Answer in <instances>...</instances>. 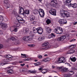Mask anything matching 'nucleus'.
I'll return each mask as SVG.
<instances>
[{
	"label": "nucleus",
	"instance_id": "15",
	"mask_svg": "<svg viewBox=\"0 0 77 77\" xmlns=\"http://www.w3.org/2000/svg\"><path fill=\"white\" fill-rule=\"evenodd\" d=\"M69 54H72L73 53H74L75 50L74 49H71L69 50Z\"/></svg>",
	"mask_w": 77,
	"mask_h": 77
},
{
	"label": "nucleus",
	"instance_id": "58",
	"mask_svg": "<svg viewBox=\"0 0 77 77\" xmlns=\"http://www.w3.org/2000/svg\"><path fill=\"white\" fill-rule=\"evenodd\" d=\"M77 24V22H75L73 23V25H75V24Z\"/></svg>",
	"mask_w": 77,
	"mask_h": 77
},
{
	"label": "nucleus",
	"instance_id": "57",
	"mask_svg": "<svg viewBox=\"0 0 77 77\" xmlns=\"http://www.w3.org/2000/svg\"><path fill=\"white\" fill-rule=\"evenodd\" d=\"M59 69L61 71L62 69V67H59Z\"/></svg>",
	"mask_w": 77,
	"mask_h": 77
},
{
	"label": "nucleus",
	"instance_id": "48",
	"mask_svg": "<svg viewBox=\"0 0 77 77\" xmlns=\"http://www.w3.org/2000/svg\"><path fill=\"white\" fill-rule=\"evenodd\" d=\"M73 69H74V70H77V66H75V67H74L73 68Z\"/></svg>",
	"mask_w": 77,
	"mask_h": 77
},
{
	"label": "nucleus",
	"instance_id": "50",
	"mask_svg": "<svg viewBox=\"0 0 77 77\" xmlns=\"http://www.w3.org/2000/svg\"><path fill=\"white\" fill-rule=\"evenodd\" d=\"M46 60H47V62H48V61H50V59L49 58H46Z\"/></svg>",
	"mask_w": 77,
	"mask_h": 77
},
{
	"label": "nucleus",
	"instance_id": "4",
	"mask_svg": "<svg viewBox=\"0 0 77 77\" xmlns=\"http://www.w3.org/2000/svg\"><path fill=\"white\" fill-rule=\"evenodd\" d=\"M4 4L6 5H7V9L8 8H9L11 7V3L9 1V0H5V1L4 2Z\"/></svg>",
	"mask_w": 77,
	"mask_h": 77
},
{
	"label": "nucleus",
	"instance_id": "47",
	"mask_svg": "<svg viewBox=\"0 0 77 77\" xmlns=\"http://www.w3.org/2000/svg\"><path fill=\"white\" fill-rule=\"evenodd\" d=\"M28 46L29 47H33L34 46V45H28Z\"/></svg>",
	"mask_w": 77,
	"mask_h": 77
},
{
	"label": "nucleus",
	"instance_id": "46",
	"mask_svg": "<svg viewBox=\"0 0 77 77\" xmlns=\"http://www.w3.org/2000/svg\"><path fill=\"white\" fill-rule=\"evenodd\" d=\"M29 34L30 35H33V32L32 31H30L29 32Z\"/></svg>",
	"mask_w": 77,
	"mask_h": 77
},
{
	"label": "nucleus",
	"instance_id": "42",
	"mask_svg": "<svg viewBox=\"0 0 77 77\" xmlns=\"http://www.w3.org/2000/svg\"><path fill=\"white\" fill-rule=\"evenodd\" d=\"M38 58H39V59H41V58L42 57L41 55H38Z\"/></svg>",
	"mask_w": 77,
	"mask_h": 77
},
{
	"label": "nucleus",
	"instance_id": "8",
	"mask_svg": "<svg viewBox=\"0 0 77 77\" xmlns=\"http://www.w3.org/2000/svg\"><path fill=\"white\" fill-rule=\"evenodd\" d=\"M50 14L53 15H56V11L55 9H51L49 11Z\"/></svg>",
	"mask_w": 77,
	"mask_h": 77
},
{
	"label": "nucleus",
	"instance_id": "38",
	"mask_svg": "<svg viewBox=\"0 0 77 77\" xmlns=\"http://www.w3.org/2000/svg\"><path fill=\"white\" fill-rule=\"evenodd\" d=\"M50 36H51V38H53V37H55L56 36V35L54 34V33H51V35Z\"/></svg>",
	"mask_w": 77,
	"mask_h": 77
},
{
	"label": "nucleus",
	"instance_id": "39",
	"mask_svg": "<svg viewBox=\"0 0 77 77\" xmlns=\"http://www.w3.org/2000/svg\"><path fill=\"white\" fill-rule=\"evenodd\" d=\"M14 27L11 26L10 27V30H11V32H13V31H14Z\"/></svg>",
	"mask_w": 77,
	"mask_h": 77
},
{
	"label": "nucleus",
	"instance_id": "44",
	"mask_svg": "<svg viewBox=\"0 0 77 77\" xmlns=\"http://www.w3.org/2000/svg\"><path fill=\"white\" fill-rule=\"evenodd\" d=\"M43 39V38L42 37H40L38 38V40L40 41H42Z\"/></svg>",
	"mask_w": 77,
	"mask_h": 77
},
{
	"label": "nucleus",
	"instance_id": "63",
	"mask_svg": "<svg viewBox=\"0 0 77 77\" xmlns=\"http://www.w3.org/2000/svg\"><path fill=\"white\" fill-rule=\"evenodd\" d=\"M65 64H67V65H69V66H71V65H69V64H68L67 63H66Z\"/></svg>",
	"mask_w": 77,
	"mask_h": 77
},
{
	"label": "nucleus",
	"instance_id": "43",
	"mask_svg": "<svg viewBox=\"0 0 77 77\" xmlns=\"http://www.w3.org/2000/svg\"><path fill=\"white\" fill-rule=\"evenodd\" d=\"M60 15L62 17H63L64 18L65 17V13L61 14Z\"/></svg>",
	"mask_w": 77,
	"mask_h": 77
},
{
	"label": "nucleus",
	"instance_id": "59",
	"mask_svg": "<svg viewBox=\"0 0 77 77\" xmlns=\"http://www.w3.org/2000/svg\"><path fill=\"white\" fill-rule=\"evenodd\" d=\"M20 26V24H17V25H16V27H19Z\"/></svg>",
	"mask_w": 77,
	"mask_h": 77
},
{
	"label": "nucleus",
	"instance_id": "20",
	"mask_svg": "<svg viewBox=\"0 0 77 77\" xmlns=\"http://www.w3.org/2000/svg\"><path fill=\"white\" fill-rule=\"evenodd\" d=\"M71 4H71L70 3L66 1L64 2V5H66L67 6H71Z\"/></svg>",
	"mask_w": 77,
	"mask_h": 77
},
{
	"label": "nucleus",
	"instance_id": "28",
	"mask_svg": "<svg viewBox=\"0 0 77 77\" xmlns=\"http://www.w3.org/2000/svg\"><path fill=\"white\" fill-rule=\"evenodd\" d=\"M3 21V17L2 16H0V23H2Z\"/></svg>",
	"mask_w": 77,
	"mask_h": 77
},
{
	"label": "nucleus",
	"instance_id": "18",
	"mask_svg": "<svg viewBox=\"0 0 77 77\" xmlns=\"http://www.w3.org/2000/svg\"><path fill=\"white\" fill-rule=\"evenodd\" d=\"M70 6L73 8H77V4H71Z\"/></svg>",
	"mask_w": 77,
	"mask_h": 77
},
{
	"label": "nucleus",
	"instance_id": "27",
	"mask_svg": "<svg viewBox=\"0 0 77 77\" xmlns=\"http://www.w3.org/2000/svg\"><path fill=\"white\" fill-rule=\"evenodd\" d=\"M16 18L17 20L18 21H20V19L21 18V17L19 15H17V17Z\"/></svg>",
	"mask_w": 77,
	"mask_h": 77
},
{
	"label": "nucleus",
	"instance_id": "3",
	"mask_svg": "<svg viewBox=\"0 0 77 77\" xmlns=\"http://www.w3.org/2000/svg\"><path fill=\"white\" fill-rule=\"evenodd\" d=\"M42 46L43 47L42 49H44V50H47L50 47V46L48 45V43L47 42H45L43 43Z\"/></svg>",
	"mask_w": 77,
	"mask_h": 77
},
{
	"label": "nucleus",
	"instance_id": "17",
	"mask_svg": "<svg viewBox=\"0 0 77 77\" xmlns=\"http://www.w3.org/2000/svg\"><path fill=\"white\" fill-rule=\"evenodd\" d=\"M30 21H33L35 19V17L34 16L32 15L30 17Z\"/></svg>",
	"mask_w": 77,
	"mask_h": 77
},
{
	"label": "nucleus",
	"instance_id": "5",
	"mask_svg": "<svg viewBox=\"0 0 77 77\" xmlns=\"http://www.w3.org/2000/svg\"><path fill=\"white\" fill-rule=\"evenodd\" d=\"M32 38L31 36L24 37L23 38V39L24 41H30L32 40Z\"/></svg>",
	"mask_w": 77,
	"mask_h": 77
},
{
	"label": "nucleus",
	"instance_id": "23",
	"mask_svg": "<svg viewBox=\"0 0 77 77\" xmlns=\"http://www.w3.org/2000/svg\"><path fill=\"white\" fill-rule=\"evenodd\" d=\"M13 72V70L12 69L9 70L7 71V73L10 74H11Z\"/></svg>",
	"mask_w": 77,
	"mask_h": 77
},
{
	"label": "nucleus",
	"instance_id": "36",
	"mask_svg": "<svg viewBox=\"0 0 77 77\" xmlns=\"http://www.w3.org/2000/svg\"><path fill=\"white\" fill-rule=\"evenodd\" d=\"M65 16H66V17L68 18V17H69V13H65Z\"/></svg>",
	"mask_w": 77,
	"mask_h": 77
},
{
	"label": "nucleus",
	"instance_id": "26",
	"mask_svg": "<svg viewBox=\"0 0 77 77\" xmlns=\"http://www.w3.org/2000/svg\"><path fill=\"white\" fill-rule=\"evenodd\" d=\"M6 57L7 58H12L13 57L9 54L6 55Z\"/></svg>",
	"mask_w": 77,
	"mask_h": 77
},
{
	"label": "nucleus",
	"instance_id": "19",
	"mask_svg": "<svg viewBox=\"0 0 77 77\" xmlns=\"http://www.w3.org/2000/svg\"><path fill=\"white\" fill-rule=\"evenodd\" d=\"M38 29V28L37 29L35 28V27H33V32L34 33H38V30H37Z\"/></svg>",
	"mask_w": 77,
	"mask_h": 77
},
{
	"label": "nucleus",
	"instance_id": "31",
	"mask_svg": "<svg viewBox=\"0 0 77 77\" xmlns=\"http://www.w3.org/2000/svg\"><path fill=\"white\" fill-rule=\"evenodd\" d=\"M29 28H27L25 29V30H23V32H25V33H27L29 32Z\"/></svg>",
	"mask_w": 77,
	"mask_h": 77
},
{
	"label": "nucleus",
	"instance_id": "9",
	"mask_svg": "<svg viewBox=\"0 0 77 77\" xmlns=\"http://www.w3.org/2000/svg\"><path fill=\"white\" fill-rule=\"evenodd\" d=\"M58 22L60 24H65L67 23V21L64 19H60L59 20Z\"/></svg>",
	"mask_w": 77,
	"mask_h": 77
},
{
	"label": "nucleus",
	"instance_id": "1",
	"mask_svg": "<svg viewBox=\"0 0 77 77\" xmlns=\"http://www.w3.org/2000/svg\"><path fill=\"white\" fill-rule=\"evenodd\" d=\"M54 31L57 34H61L63 32V29L62 28L57 27L54 29Z\"/></svg>",
	"mask_w": 77,
	"mask_h": 77
},
{
	"label": "nucleus",
	"instance_id": "60",
	"mask_svg": "<svg viewBox=\"0 0 77 77\" xmlns=\"http://www.w3.org/2000/svg\"><path fill=\"white\" fill-rule=\"evenodd\" d=\"M32 24H36V21H33L32 22Z\"/></svg>",
	"mask_w": 77,
	"mask_h": 77
},
{
	"label": "nucleus",
	"instance_id": "51",
	"mask_svg": "<svg viewBox=\"0 0 77 77\" xmlns=\"http://www.w3.org/2000/svg\"><path fill=\"white\" fill-rule=\"evenodd\" d=\"M3 47V45L2 44H0V49H1V48H2Z\"/></svg>",
	"mask_w": 77,
	"mask_h": 77
},
{
	"label": "nucleus",
	"instance_id": "12",
	"mask_svg": "<svg viewBox=\"0 0 77 77\" xmlns=\"http://www.w3.org/2000/svg\"><path fill=\"white\" fill-rule=\"evenodd\" d=\"M66 38L65 36L63 35L61 36L60 37H58L57 39V41H63Z\"/></svg>",
	"mask_w": 77,
	"mask_h": 77
},
{
	"label": "nucleus",
	"instance_id": "35",
	"mask_svg": "<svg viewBox=\"0 0 77 77\" xmlns=\"http://www.w3.org/2000/svg\"><path fill=\"white\" fill-rule=\"evenodd\" d=\"M12 13L14 15H17V12L15 11H13L12 12Z\"/></svg>",
	"mask_w": 77,
	"mask_h": 77
},
{
	"label": "nucleus",
	"instance_id": "64",
	"mask_svg": "<svg viewBox=\"0 0 77 77\" xmlns=\"http://www.w3.org/2000/svg\"><path fill=\"white\" fill-rule=\"evenodd\" d=\"M55 67L54 66H52V68H55Z\"/></svg>",
	"mask_w": 77,
	"mask_h": 77
},
{
	"label": "nucleus",
	"instance_id": "32",
	"mask_svg": "<svg viewBox=\"0 0 77 77\" xmlns=\"http://www.w3.org/2000/svg\"><path fill=\"white\" fill-rule=\"evenodd\" d=\"M22 57H27L28 56H26V55L24 54H21Z\"/></svg>",
	"mask_w": 77,
	"mask_h": 77
},
{
	"label": "nucleus",
	"instance_id": "29",
	"mask_svg": "<svg viewBox=\"0 0 77 77\" xmlns=\"http://www.w3.org/2000/svg\"><path fill=\"white\" fill-rule=\"evenodd\" d=\"M46 70L45 69H44L42 70V72L43 73V74H46V72H47Z\"/></svg>",
	"mask_w": 77,
	"mask_h": 77
},
{
	"label": "nucleus",
	"instance_id": "2",
	"mask_svg": "<svg viewBox=\"0 0 77 77\" xmlns=\"http://www.w3.org/2000/svg\"><path fill=\"white\" fill-rule=\"evenodd\" d=\"M39 11H38V10H36L35 12H38L40 17H44V15H45V13H44V11L42 9H40Z\"/></svg>",
	"mask_w": 77,
	"mask_h": 77
},
{
	"label": "nucleus",
	"instance_id": "10",
	"mask_svg": "<svg viewBox=\"0 0 77 77\" xmlns=\"http://www.w3.org/2000/svg\"><path fill=\"white\" fill-rule=\"evenodd\" d=\"M70 72H71L72 73H69L68 74H65L64 75V76L65 77H71V75H72V74H74V72L72 71H69Z\"/></svg>",
	"mask_w": 77,
	"mask_h": 77
},
{
	"label": "nucleus",
	"instance_id": "40",
	"mask_svg": "<svg viewBox=\"0 0 77 77\" xmlns=\"http://www.w3.org/2000/svg\"><path fill=\"white\" fill-rule=\"evenodd\" d=\"M61 71L62 72H65L66 71H67V70H66V69L65 68H63L61 70Z\"/></svg>",
	"mask_w": 77,
	"mask_h": 77
},
{
	"label": "nucleus",
	"instance_id": "61",
	"mask_svg": "<svg viewBox=\"0 0 77 77\" xmlns=\"http://www.w3.org/2000/svg\"><path fill=\"white\" fill-rule=\"evenodd\" d=\"M19 21H23L24 20H23V19H20V20H19Z\"/></svg>",
	"mask_w": 77,
	"mask_h": 77
},
{
	"label": "nucleus",
	"instance_id": "54",
	"mask_svg": "<svg viewBox=\"0 0 77 77\" xmlns=\"http://www.w3.org/2000/svg\"><path fill=\"white\" fill-rule=\"evenodd\" d=\"M50 35H48V38L50 39V38H51V36Z\"/></svg>",
	"mask_w": 77,
	"mask_h": 77
},
{
	"label": "nucleus",
	"instance_id": "13",
	"mask_svg": "<svg viewBox=\"0 0 77 77\" xmlns=\"http://www.w3.org/2000/svg\"><path fill=\"white\" fill-rule=\"evenodd\" d=\"M45 29L47 31L46 33H50L51 32V29L50 27H48L47 26L45 27Z\"/></svg>",
	"mask_w": 77,
	"mask_h": 77
},
{
	"label": "nucleus",
	"instance_id": "53",
	"mask_svg": "<svg viewBox=\"0 0 77 77\" xmlns=\"http://www.w3.org/2000/svg\"><path fill=\"white\" fill-rule=\"evenodd\" d=\"M29 60V58L24 60V61H28Z\"/></svg>",
	"mask_w": 77,
	"mask_h": 77
},
{
	"label": "nucleus",
	"instance_id": "33",
	"mask_svg": "<svg viewBox=\"0 0 77 77\" xmlns=\"http://www.w3.org/2000/svg\"><path fill=\"white\" fill-rule=\"evenodd\" d=\"M65 13H66L65 11L63 10H61L60 14H65Z\"/></svg>",
	"mask_w": 77,
	"mask_h": 77
},
{
	"label": "nucleus",
	"instance_id": "22",
	"mask_svg": "<svg viewBox=\"0 0 77 77\" xmlns=\"http://www.w3.org/2000/svg\"><path fill=\"white\" fill-rule=\"evenodd\" d=\"M21 12H24V8L22 7H21V8L19 10V14H21Z\"/></svg>",
	"mask_w": 77,
	"mask_h": 77
},
{
	"label": "nucleus",
	"instance_id": "41",
	"mask_svg": "<svg viewBox=\"0 0 77 77\" xmlns=\"http://www.w3.org/2000/svg\"><path fill=\"white\" fill-rule=\"evenodd\" d=\"M10 39L12 41H15L16 40V39H15V38L14 37H11Z\"/></svg>",
	"mask_w": 77,
	"mask_h": 77
},
{
	"label": "nucleus",
	"instance_id": "14",
	"mask_svg": "<svg viewBox=\"0 0 77 77\" xmlns=\"http://www.w3.org/2000/svg\"><path fill=\"white\" fill-rule=\"evenodd\" d=\"M24 14H27V15L29 14H30V11H29V10H26L24 11L21 14L23 15H24Z\"/></svg>",
	"mask_w": 77,
	"mask_h": 77
},
{
	"label": "nucleus",
	"instance_id": "21",
	"mask_svg": "<svg viewBox=\"0 0 77 77\" xmlns=\"http://www.w3.org/2000/svg\"><path fill=\"white\" fill-rule=\"evenodd\" d=\"M7 26L6 24H4L2 25V29H4V28H7Z\"/></svg>",
	"mask_w": 77,
	"mask_h": 77
},
{
	"label": "nucleus",
	"instance_id": "56",
	"mask_svg": "<svg viewBox=\"0 0 77 77\" xmlns=\"http://www.w3.org/2000/svg\"><path fill=\"white\" fill-rule=\"evenodd\" d=\"M20 65L21 66H24V65H25V64L24 63H23V64H20Z\"/></svg>",
	"mask_w": 77,
	"mask_h": 77
},
{
	"label": "nucleus",
	"instance_id": "25",
	"mask_svg": "<svg viewBox=\"0 0 77 77\" xmlns=\"http://www.w3.org/2000/svg\"><path fill=\"white\" fill-rule=\"evenodd\" d=\"M46 23H47V24H49L51 23V20H49V19H48L46 21Z\"/></svg>",
	"mask_w": 77,
	"mask_h": 77
},
{
	"label": "nucleus",
	"instance_id": "45",
	"mask_svg": "<svg viewBox=\"0 0 77 77\" xmlns=\"http://www.w3.org/2000/svg\"><path fill=\"white\" fill-rule=\"evenodd\" d=\"M43 68H44V66H42V67H41L39 68V70L41 71V70L43 69Z\"/></svg>",
	"mask_w": 77,
	"mask_h": 77
},
{
	"label": "nucleus",
	"instance_id": "52",
	"mask_svg": "<svg viewBox=\"0 0 77 77\" xmlns=\"http://www.w3.org/2000/svg\"><path fill=\"white\" fill-rule=\"evenodd\" d=\"M43 61H44V62H47V58H46V59H43Z\"/></svg>",
	"mask_w": 77,
	"mask_h": 77
},
{
	"label": "nucleus",
	"instance_id": "11",
	"mask_svg": "<svg viewBox=\"0 0 77 77\" xmlns=\"http://www.w3.org/2000/svg\"><path fill=\"white\" fill-rule=\"evenodd\" d=\"M38 33L40 35H41L43 33V29L41 27H38L37 28Z\"/></svg>",
	"mask_w": 77,
	"mask_h": 77
},
{
	"label": "nucleus",
	"instance_id": "34",
	"mask_svg": "<svg viewBox=\"0 0 77 77\" xmlns=\"http://www.w3.org/2000/svg\"><path fill=\"white\" fill-rule=\"evenodd\" d=\"M14 32H17L18 31V28L16 27H14Z\"/></svg>",
	"mask_w": 77,
	"mask_h": 77
},
{
	"label": "nucleus",
	"instance_id": "24",
	"mask_svg": "<svg viewBox=\"0 0 77 77\" xmlns=\"http://www.w3.org/2000/svg\"><path fill=\"white\" fill-rule=\"evenodd\" d=\"M70 60L72 62H75L76 60L75 57H73L72 58H70Z\"/></svg>",
	"mask_w": 77,
	"mask_h": 77
},
{
	"label": "nucleus",
	"instance_id": "30",
	"mask_svg": "<svg viewBox=\"0 0 77 77\" xmlns=\"http://www.w3.org/2000/svg\"><path fill=\"white\" fill-rule=\"evenodd\" d=\"M35 65V66H39L41 65V63L40 62H37L34 63Z\"/></svg>",
	"mask_w": 77,
	"mask_h": 77
},
{
	"label": "nucleus",
	"instance_id": "16",
	"mask_svg": "<svg viewBox=\"0 0 77 77\" xmlns=\"http://www.w3.org/2000/svg\"><path fill=\"white\" fill-rule=\"evenodd\" d=\"M11 60H10L9 59H4L3 60V61L5 62V63H6V64L8 63V62H9Z\"/></svg>",
	"mask_w": 77,
	"mask_h": 77
},
{
	"label": "nucleus",
	"instance_id": "37",
	"mask_svg": "<svg viewBox=\"0 0 77 77\" xmlns=\"http://www.w3.org/2000/svg\"><path fill=\"white\" fill-rule=\"evenodd\" d=\"M29 72H30V73H36V71H31V70H29L28 71Z\"/></svg>",
	"mask_w": 77,
	"mask_h": 77
},
{
	"label": "nucleus",
	"instance_id": "49",
	"mask_svg": "<svg viewBox=\"0 0 77 77\" xmlns=\"http://www.w3.org/2000/svg\"><path fill=\"white\" fill-rule=\"evenodd\" d=\"M71 0H66V2L71 3Z\"/></svg>",
	"mask_w": 77,
	"mask_h": 77
},
{
	"label": "nucleus",
	"instance_id": "6",
	"mask_svg": "<svg viewBox=\"0 0 77 77\" xmlns=\"http://www.w3.org/2000/svg\"><path fill=\"white\" fill-rule=\"evenodd\" d=\"M65 62H66L65 58L63 57L60 58L58 60V62L59 63H65Z\"/></svg>",
	"mask_w": 77,
	"mask_h": 77
},
{
	"label": "nucleus",
	"instance_id": "7",
	"mask_svg": "<svg viewBox=\"0 0 77 77\" xmlns=\"http://www.w3.org/2000/svg\"><path fill=\"white\" fill-rule=\"evenodd\" d=\"M57 3V0H52L51 1V6H52L53 7H56V6L58 5L57 3Z\"/></svg>",
	"mask_w": 77,
	"mask_h": 77
},
{
	"label": "nucleus",
	"instance_id": "62",
	"mask_svg": "<svg viewBox=\"0 0 77 77\" xmlns=\"http://www.w3.org/2000/svg\"><path fill=\"white\" fill-rule=\"evenodd\" d=\"M74 45H72L70 46L69 47H72V48H74Z\"/></svg>",
	"mask_w": 77,
	"mask_h": 77
},
{
	"label": "nucleus",
	"instance_id": "55",
	"mask_svg": "<svg viewBox=\"0 0 77 77\" xmlns=\"http://www.w3.org/2000/svg\"><path fill=\"white\" fill-rule=\"evenodd\" d=\"M2 63V66H3V65H6V64L5 63Z\"/></svg>",
	"mask_w": 77,
	"mask_h": 77
}]
</instances>
